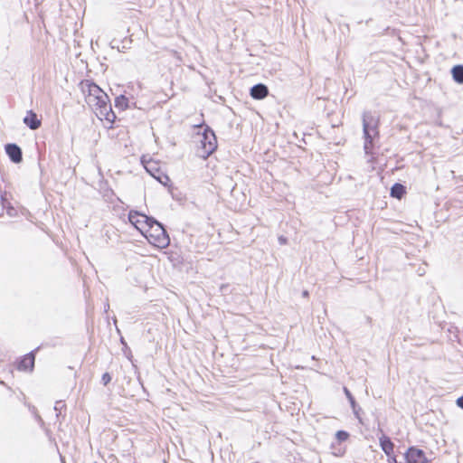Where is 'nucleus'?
<instances>
[{"label":"nucleus","mask_w":463,"mask_h":463,"mask_svg":"<svg viewBox=\"0 0 463 463\" xmlns=\"http://www.w3.org/2000/svg\"><path fill=\"white\" fill-rule=\"evenodd\" d=\"M141 215H144V213L131 210L128 213V218L130 223H132L141 233H144V223H142Z\"/></svg>","instance_id":"12"},{"label":"nucleus","mask_w":463,"mask_h":463,"mask_svg":"<svg viewBox=\"0 0 463 463\" xmlns=\"http://www.w3.org/2000/svg\"><path fill=\"white\" fill-rule=\"evenodd\" d=\"M113 321H114V324H115V325H117V318H116V317H114V318H113ZM116 330H117L118 334H119V335H120V330H119V328L118 327V326H116Z\"/></svg>","instance_id":"28"},{"label":"nucleus","mask_w":463,"mask_h":463,"mask_svg":"<svg viewBox=\"0 0 463 463\" xmlns=\"http://www.w3.org/2000/svg\"><path fill=\"white\" fill-rule=\"evenodd\" d=\"M364 151L366 156L374 157L375 140L379 138L380 119L371 111H364L362 115Z\"/></svg>","instance_id":"2"},{"label":"nucleus","mask_w":463,"mask_h":463,"mask_svg":"<svg viewBox=\"0 0 463 463\" xmlns=\"http://www.w3.org/2000/svg\"><path fill=\"white\" fill-rule=\"evenodd\" d=\"M144 167L146 170V172H148L155 179H156L164 186L171 185V180L169 176L166 174L161 172L160 169H156V172L157 173L156 174L155 172H151L148 165H144Z\"/></svg>","instance_id":"13"},{"label":"nucleus","mask_w":463,"mask_h":463,"mask_svg":"<svg viewBox=\"0 0 463 463\" xmlns=\"http://www.w3.org/2000/svg\"><path fill=\"white\" fill-rule=\"evenodd\" d=\"M450 73L455 82L463 84V64L454 65L450 70Z\"/></svg>","instance_id":"15"},{"label":"nucleus","mask_w":463,"mask_h":463,"mask_svg":"<svg viewBox=\"0 0 463 463\" xmlns=\"http://www.w3.org/2000/svg\"><path fill=\"white\" fill-rule=\"evenodd\" d=\"M36 420L41 425L44 424V421L40 415H36Z\"/></svg>","instance_id":"25"},{"label":"nucleus","mask_w":463,"mask_h":463,"mask_svg":"<svg viewBox=\"0 0 463 463\" xmlns=\"http://www.w3.org/2000/svg\"><path fill=\"white\" fill-rule=\"evenodd\" d=\"M302 296H303L304 298H307V297L309 296V292H308L307 290H303V291H302Z\"/></svg>","instance_id":"29"},{"label":"nucleus","mask_w":463,"mask_h":463,"mask_svg":"<svg viewBox=\"0 0 463 463\" xmlns=\"http://www.w3.org/2000/svg\"><path fill=\"white\" fill-rule=\"evenodd\" d=\"M143 234L149 243L157 248L165 249L170 244L169 235L163 223L156 227H151V230H146Z\"/></svg>","instance_id":"4"},{"label":"nucleus","mask_w":463,"mask_h":463,"mask_svg":"<svg viewBox=\"0 0 463 463\" xmlns=\"http://www.w3.org/2000/svg\"><path fill=\"white\" fill-rule=\"evenodd\" d=\"M456 404L458 407L463 410V394L457 399Z\"/></svg>","instance_id":"23"},{"label":"nucleus","mask_w":463,"mask_h":463,"mask_svg":"<svg viewBox=\"0 0 463 463\" xmlns=\"http://www.w3.org/2000/svg\"><path fill=\"white\" fill-rule=\"evenodd\" d=\"M87 87V104L94 110L95 114L100 119H105L109 123H113L116 120L117 116L112 109L109 96L94 82H89Z\"/></svg>","instance_id":"1"},{"label":"nucleus","mask_w":463,"mask_h":463,"mask_svg":"<svg viewBox=\"0 0 463 463\" xmlns=\"http://www.w3.org/2000/svg\"><path fill=\"white\" fill-rule=\"evenodd\" d=\"M406 194V187L401 183H395L392 185L390 195L392 198L402 199Z\"/></svg>","instance_id":"14"},{"label":"nucleus","mask_w":463,"mask_h":463,"mask_svg":"<svg viewBox=\"0 0 463 463\" xmlns=\"http://www.w3.org/2000/svg\"><path fill=\"white\" fill-rule=\"evenodd\" d=\"M379 445L382 450L387 456L388 463H398L396 455L394 454V443L388 436L383 434L382 437H380Z\"/></svg>","instance_id":"7"},{"label":"nucleus","mask_w":463,"mask_h":463,"mask_svg":"<svg viewBox=\"0 0 463 463\" xmlns=\"http://www.w3.org/2000/svg\"><path fill=\"white\" fill-rule=\"evenodd\" d=\"M278 241L279 242L280 245H285L288 243V238L283 236V235H280L279 238H278Z\"/></svg>","instance_id":"22"},{"label":"nucleus","mask_w":463,"mask_h":463,"mask_svg":"<svg viewBox=\"0 0 463 463\" xmlns=\"http://www.w3.org/2000/svg\"><path fill=\"white\" fill-rule=\"evenodd\" d=\"M115 107L120 110H126L129 108V100L125 95H119L115 98Z\"/></svg>","instance_id":"17"},{"label":"nucleus","mask_w":463,"mask_h":463,"mask_svg":"<svg viewBox=\"0 0 463 463\" xmlns=\"http://www.w3.org/2000/svg\"><path fill=\"white\" fill-rule=\"evenodd\" d=\"M194 128H203L201 134L199 149L201 151L200 156L205 159L217 149L218 144L215 132L210 126L203 122L195 125Z\"/></svg>","instance_id":"3"},{"label":"nucleus","mask_w":463,"mask_h":463,"mask_svg":"<svg viewBox=\"0 0 463 463\" xmlns=\"http://www.w3.org/2000/svg\"><path fill=\"white\" fill-rule=\"evenodd\" d=\"M119 342L120 344L122 345V352L124 354V355L126 356V358H128L129 361H132L133 359V355H132V351L131 349L129 348V346L128 345L125 338L120 335V339H119Z\"/></svg>","instance_id":"18"},{"label":"nucleus","mask_w":463,"mask_h":463,"mask_svg":"<svg viewBox=\"0 0 463 463\" xmlns=\"http://www.w3.org/2000/svg\"><path fill=\"white\" fill-rule=\"evenodd\" d=\"M250 95L253 99L261 100L269 95V88L264 83H257L250 89Z\"/></svg>","instance_id":"10"},{"label":"nucleus","mask_w":463,"mask_h":463,"mask_svg":"<svg viewBox=\"0 0 463 463\" xmlns=\"http://www.w3.org/2000/svg\"><path fill=\"white\" fill-rule=\"evenodd\" d=\"M111 375L109 373L106 372L101 376V383L106 386L111 382Z\"/></svg>","instance_id":"21"},{"label":"nucleus","mask_w":463,"mask_h":463,"mask_svg":"<svg viewBox=\"0 0 463 463\" xmlns=\"http://www.w3.org/2000/svg\"><path fill=\"white\" fill-rule=\"evenodd\" d=\"M5 151L11 162L19 164L23 161V151L15 143H7L5 146Z\"/></svg>","instance_id":"8"},{"label":"nucleus","mask_w":463,"mask_h":463,"mask_svg":"<svg viewBox=\"0 0 463 463\" xmlns=\"http://www.w3.org/2000/svg\"><path fill=\"white\" fill-rule=\"evenodd\" d=\"M350 437L349 432L344 430H339L335 432V439L338 442H344L347 440Z\"/></svg>","instance_id":"19"},{"label":"nucleus","mask_w":463,"mask_h":463,"mask_svg":"<svg viewBox=\"0 0 463 463\" xmlns=\"http://www.w3.org/2000/svg\"><path fill=\"white\" fill-rule=\"evenodd\" d=\"M24 123L31 129V130H36L38 129L41 125L42 121L38 118L37 114L30 109L26 112L25 117L24 118Z\"/></svg>","instance_id":"11"},{"label":"nucleus","mask_w":463,"mask_h":463,"mask_svg":"<svg viewBox=\"0 0 463 463\" xmlns=\"http://www.w3.org/2000/svg\"><path fill=\"white\" fill-rule=\"evenodd\" d=\"M66 408V404L63 401H57L54 405V411H56V417L59 418L61 414V410Z\"/></svg>","instance_id":"20"},{"label":"nucleus","mask_w":463,"mask_h":463,"mask_svg":"<svg viewBox=\"0 0 463 463\" xmlns=\"http://www.w3.org/2000/svg\"><path fill=\"white\" fill-rule=\"evenodd\" d=\"M0 384L5 385V383L4 381L0 380Z\"/></svg>","instance_id":"32"},{"label":"nucleus","mask_w":463,"mask_h":463,"mask_svg":"<svg viewBox=\"0 0 463 463\" xmlns=\"http://www.w3.org/2000/svg\"><path fill=\"white\" fill-rule=\"evenodd\" d=\"M335 456L341 457L344 455V450L338 449L337 452H334Z\"/></svg>","instance_id":"26"},{"label":"nucleus","mask_w":463,"mask_h":463,"mask_svg":"<svg viewBox=\"0 0 463 463\" xmlns=\"http://www.w3.org/2000/svg\"><path fill=\"white\" fill-rule=\"evenodd\" d=\"M40 346L33 349L24 355L19 356L14 363L15 369L19 372L33 373L35 365V358Z\"/></svg>","instance_id":"5"},{"label":"nucleus","mask_w":463,"mask_h":463,"mask_svg":"<svg viewBox=\"0 0 463 463\" xmlns=\"http://www.w3.org/2000/svg\"><path fill=\"white\" fill-rule=\"evenodd\" d=\"M343 391H344V393H345L346 399L348 400V402L350 403V406L352 408L354 417L359 420L360 423L363 424V420H362V417H361L362 408L356 402L354 395L352 394V392H350V390L347 387L344 386Z\"/></svg>","instance_id":"9"},{"label":"nucleus","mask_w":463,"mask_h":463,"mask_svg":"<svg viewBox=\"0 0 463 463\" xmlns=\"http://www.w3.org/2000/svg\"><path fill=\"white\" fill-rule=\"evenodd\" d=\"M109 303H107V304L105 305V307H104V311H105V312H107V311L109 310Z\"/></svg>","instance_id":"31"},{"label":"nucleus","mask_w":463,"mask_h":463,"mask_svg":"<svg viewBox=\"0 0 463 463\" xmlns=\"http://www.w3.org/2000/svg\"><path fill=\"white\" fill-rule=\"evenodd\" d=\"M147 165H150V163H148ZM148 166H149V169L151 170V172H155L156 174H157V173L156 172V169H158L157 167H156L155 165H151V166H150V165H148Z\"/></svg>","instance_id":"27"},{"label":"nucleus","mask_w":463,"mask_h":463,"mask_svg":"<svg viewBox=\"0 0 463 463\" xmlns=\"http://www.w3.org/2000/svg\"><path fill=\"white\" fill-rule=\"evenodd\" d=\"M7 214L13 216L15 213V210L13 206L7 208Z\"/></svg>","instance_id":"24"},{"label":"nucleus","mask_w":463,"mask_h":463,"mask_svg":"<svg viewBox=\"0 0 463 463\" xmlns=\"http://www.w3.org/2000/svg\"><path fill=\"white\" fill-rule=\"evenodd\" d=\"M405 463H430L423 449L417 446H410L404 453Z\"/></svg>","instance_id":"6"},{"label":"nucleus","mask_w":463,"mask_h":463,"mask_svg":"<svg viewBox=\"0 0 463 463\" xmlns=\"http://www.w3.org/2000/svg\"><path fill=\"white\" fill-rule=\"evenodd\" d=\"M142 218V223H144V232L146 230H151V227H156L157 225L162 224L160 222H158L156 218L153 216H149L144 213V215H141Z\"/></svg>","instance_id":"16"},{"label":"nucleus","mask_w":463,"mask_h":463,"mask_svg":"<svg viewBox=\"0 0 463 463\" xmlns=\"http://www.w3.org/2000/svg\"><path fill=\"white\" fill-rule=\"evenodd\" d=\"M366 322L371 325L372 324V317H366Z\"/></svg>","instance_id":"30"}]
</instances>
